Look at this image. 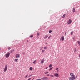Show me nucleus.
<instances>
[{
    "label": "nucleus",
    "mask_w": 80,
    "mask_h": 80,
    "mask_svg": "<svg viewBox=\"0 0 80 80\" xmlns=\"http://www.w3.org/2000/svg\"><path fill=\"white\" fill-rule=\"evenodd\" d=\"M70 75L71 77H69V80H73L75 79V75L73 74V73H70Z\"/></svg>",
    "instance_id": "f257e3e1"
},
{
    "label": "nucleus",
    "mask_w": 80,
    "mask_h": 80,
    "mask_svg": "<svg viewBox=\"0 0 80 80\" xmlns=\"http://www.w3.org/2000/svg\"><path fill=\"white\" fill-rule=\"evenodd\" d=\"M7 65H6L5 66V68L4 69V72H5L7 70Z\"/></svg>",
    "instance_id": "f03ea898"
},
{
    "label": "nucleus",
    "mask_w": 80,
    "mask_h": 80,
    "mask_svg": "<svg viewBox=\"0 0 80 80\" xmlns=\"http://www.w3.org/2000/svg\"><path fill=\"white\" fill-rule=\"evenodd\" d=\"M72 21L71 20V19H69V20L68 21V22H67V23L68 25H70V23H72Z\"/></svg>",
    "instance_id": "7ed1b4c3"
},
{
    "label": "nucleus",
    "mask_w": 80,
    "mask_h": 80,
    "mask_svg": "<svg viewBox=\"0 0 80 80\" xmlns=\"http://www.w3.org/2000/svg\"><path fill=\"white\" fill-rule=\"evenodd\" d=\"M41 79H42V80H48V77H43V78H41Z\"/></svg>",
    "instance_id": "20e7f679"
},
{
    "label": "nucleus",
    "mask_w": 80,
    "mask_h": 80,
    "mask_svg": "<svg viewBox=\"0 0 80 80\" xmlns=\"http://www.w3.org/2000/svg\"><path fill=\"white\" fill-rule=\"evenodd\" d=\"M8 54H5V56L7 58H8V57H9V56H10V52H8L7 53Z\"/></svg>",
    "instance_id": "39448f33"
},
{
    "label": "nucleus",
    "mask_w": 80,
    "mask_h": 80,
    "mask_svg": "<svg viewBox=\"0 0 80 80\" xmlns=\"http://www.w3.org/2000/svg\"><path fill=\"white\" fill-rule=\"evenodd\" d=\"M62 40V41H63L64 40V36H62L61 37V39L60 40Z\"/></svg>",
    "instance_id": "423d86ee"
},
{
    "label": "nucleus",
    "mask_w": 80,
    "mask_h": 80,
    "mask_svg": "<svg viewBox=\"0 0 80 80\" xmlns=\"http://www.w3.org/2000/svg\"><path fill=\"white\" fill-rule=\"evenodd\" d=\"M54 75L55 76V77H59L58 73H55Z\"/></svg>",
    "instance_id": "0eeeda50"
},
{
    "label": "nucleus",
    "mask_w": 80,
    "mask_h": 80,
    "mask_svg": "<svg viewBox=\"0 0 80 80\" xmlns=\"http://www.w3.org/2000/svg\"><path fill=\"white\" fill-rule=\"evenodd\" d=\"M16 58H18V57H20V55L18 54H17L16 55Z\"/></svg>",
    "instance_id": "6e6552de"
},
{
    "label": "nucleus",
    "mask_w": 80,
    "mask_h": 80,
    "mask_svg": "<svg viewBox=\"0 0 80 80\" xmlns=\"http://www.w3.org/2000/svg\"><path fill=\"white\" fill-rule=\"evenodd\" d=\"M48 35H47L46 36H45L44 37V39H46V38H48Z\"/></svg>",
    "instance_id": "1a4fd4ad"
},
{
    "label": "nucleus",
    "mask_w": 80,
    "mask_h": 80,
    "mask_svg": "<svg viewBox=\"0 0 80 80\" xmlns=\"http://www.w3.org/2000/svg\"><path fill=\"white\" fill-rule=\"evenodd\" d=\"M44 63V60L42 59L41 61V63Z\"/></svg>",
    "instance_id": "9d476101"
},
{
    "label": "nucleus",
    "mask_w": 80,
    "mask_h": 80,
    "mask_svg": "<svg viewBox=\"0 0 80 80\" xmlns=\"http://www.w3.org/2000/svg\"><path fill=\"white\" fill-rule=\"evenodd\" d=\"M14 51H15V50L14 49H13L12 50H11V51H10V53H12L13 52H14Z\"/></svg>",
    "instance_id": "9b49d317"
},
{
    "label": "nucleus",
    "mask_w": 80,
    "mask_h": 80,
    "mask_svg": "<svg viewBox=\"0 0 80 80\" xmlns=\"http://www.w3.org/2000/svg\"><path fill=\"white\" fill-rule=\"evenodd\" d=\"M29 70H33V68H32V67H30V68Z\"/></svg>",
    "instance_id": "f8f14e48"
},
{
    "label": "nucleus",
    "mask_w": 80,
    "mask_h": 80,
    "mask_svg": "<svg viewBox=\"0 0 80 80\" xmlns=\"http://www.w3.org/2000/svg\"><path fill=\"white\" fill-rule=\"evenodd\" d=\"M74 52H77V51L76 50V48H74Z\"/></svg>",
    "instance_id": "ddd939ff"
},
{
    "label": "nucleus",
    "mask_w": 80,
    "mask_h": 80,
    "mask_svg": "<svg viewBox=\"0 0 80 80\" xmlns=\"http://www.w3.org/2000/svg\"><path fill=\"white\" fill-rule=\"evenodd\" d=\"M65 14H64L63 15V16H62V18H65Z\"/></svg>",
    "instance_id": "4468645a"
},
{
    "label": "nucleus",
    "mask_w": 80,
    "mask_h": 80,
    "mask_svg": "<svg viewBox=\"0 0 80 80\" xmlns=\"http://www.w3.org/2000/svg\"><path fill=\"white\" fill-rule=\"evenodd\" d=\"M18 59H14L15 62H18Z\"/></svg>",
    "instance_id": "2eb2a0df"
},
{
    "label": "nucleus",
    "mask_w": 80,
    "mask_h": 80,
    "mask_svg": "<svg viewBox=\"0 0 80 80\" xmlns=\"http://www.w3.org/2000/svg\"><path fill=\"white\" fill-rule=\"evenodd\" d=\"M75 9L74 8H73V9L72 11L73 12V13H75Z\"/></svg>",
    "instance_id": "dca6fc26"
},
{
    "label": "nucleus",
    "mask_w": 80,
    "mask_h": 80,
    "mask_svg": "<svg viewBox=\"0 0 80 80\" xmlns=\"http://www.w3.org/2000/svg\"><path fill=\"white\" fill-rule=\"evenodd\" d=\"M52 30H50L49 31V33H52Z\"/></svg>",
    "instance_id": "f3484780"
},
{
    "label": "nucleus",
    "mask_w": 80,
    "mask_h": 80,
    "mask_svg": "<svg viewBox=\"0 0 80 80\" xmlns=\"http://www.w3.org/2000/svg\"><path fill=\"white\" fill-rule=\"evenodd\" d=\"M36 60H35L33 62V63H34V64H35V63H36Z\"/></svg>",
    "instance_id": "a211bd4d"
},
{
    "label": "nucleus",
    "mask_w": 80,
    "mask_h": 80,
    "mask_svg": "<svg viewBox=\"0 0 80 80\" xmlns=\"http://www.w3.org/2000/svg\"><path fill=\"white\" fill-rule=\"evenodd\" d=\"M78 44L79 45H80V41H78Z\"/></svg>",
    "instance_id": "6ab92c4d"
},
{
    "label": "nucleus",
    "mask_w": 80,
    "mask_h": 80,
    "mask_svg": "<svg viewBox=\"0 0 80 80\" xmlns=\"http://www.w3.org/2000/svg\"><path fill=\"white\" fill-rule=\"evenodd\" d=\"M53 67H52V68H50L49 69V71H50V70H52V69H53Z\"/></svg>",
    "instance_id": "aec40b11"
},
{
    "label": "nucleus",
    "mask_w": 80,
    "mask_h": 80,
    "mask_svg": "<svg viewBox=\"0 0 80 80\" xmlns=\"http://www.w3.org/2000/svg\"><path fill=\"white\" fill-rule=\"evenodd\" d=\"M51 38V35H50L48 37V39H50Z\"/></svg>",
    "instance_id": "412c9836"
},
{
    "label": "nucleus",
    "mask_w": 80,
    "mask_h": 80,
    "mask_svg": "<svg viewBox=\"0 0 80 80\" xmlns=\"http://www.w3.org/2000/svg\"><path fill=\"white\" fill-rule=\"evenodd\" d=\"M44 50L47 49V47H44Z\"/></svg>",
    "instance_id": "4be33fe9"
},
{
    "label": "nucleus",
    "mask_w": 80,
    "mask_h": 80,
    "mask_svg": "<svg viewBox=\"0 0 80 80\" xmlns=\"http://www.w3.org/2000/svg\"><path fill=\"white\" fill-rule=\"evenodd\" d=\"M52 64H50V65H49V66L50 68V67H52Z\"/></svg>",
    "instance_id": "5701e85b"
},
{
    "label": "nucleus",
    "mask_w": 80,
    "mask_h": 80,
    "mask_svg": "<svg viewBox=\"0 0 80 80\" xmlns=\"http://www.w3.org/2000/svg\"><path fill=\"white\" fill-rule=\"evenodd\" d=\"M37 34L38 36H39V35H40V34L38 33H37Z\"/></svg>",
    "instance_id": "b1692460"
},
{
    "label": "nucleus",
    "mask_w": 80,
    "mask_h": 80,
    "mask_svg": "<svg viewBox=\"0 0 80 80\" xmlns=\"http://www.w3.org/2000/svg\"><path fill=\"white\" fill-rule=\"evenodd\" d=\"M33 37V35H31L30 36V38H32Z\"/></svg>",
    "instance_id": "393cba45"
},
{
    "label": "nucleus",
    "mask_w": 80,
    "mask_h": 80,
    "mask_svg": "<svg viewBox=\"0 0 80 80\" xmlns=\"http://www.w3.org/2000/svg\"><path fill=\"white\" fill-rule=\"evenodd\" d=\"M11 49V48H10V47L8 48V50H10Z\"/></svg>",
    "instance_id": "a878e982"
},
{
    "label": "nucleus",
    "mask_w": 80,
    "mask_h": 80,
    "mask_svg": "<svg viewBox=\"0 0 80 80\" xmlns=\"http://www.w3.org/2000/svg\"><path fill=\"white\" fill-rule=\"evenodd\" d=\"M43 49V48H40V50H42Z\"/></svg>",
    "instance_id": "bb28decb"
},
{
    "label": "nucleus",
    "mask_w": 80,
    "mask_h": 80,
    "mask_svg": "<svg viewBox=\"0 0 80 80\" xmlns=\"http://www.w3.org/2000/svg\"><path fill=\"white\" fill-rule=\"evenodd\" d=\"M45 52V50H42V52L43 53V52Z\"/></svg>",
    "instance_id": "cd10ccee"
},
{
    "label": "nucleus",
    "mask_w": 80,
    "mask_h": 80,
    "mask_svg": "<svg viewBox=\"0 0 80 80\" xmlns=\"http://www.w3.org/2000/svg\"><path fill=\"white\" fill-rule=\"evenodd\" d=\"M71 35H72L73 34V32H72V31L71 32Z\"/></svg>",
    "instance_id": "c85d7f7f"
},
{
    "label": "nucleus",
    "mask_w": 80,
    "mask_h": 80,
    "mask_svg": "<svg viewBox=\"0 0 80 80\" xmlns=\"http://www.w3.org/2000/svg\"><path fill=\"white\" fill-rule=\"evenodd\" d=\"M56 70H58V68H56Z\"/></svg>",
    "instance_id": "c756f323"
},
{
    "label": "nucleus",
    "mask_w": 80,
    "mask_h": 80,
    "mask_svg": "<svg viewBox=\"0 0 80 80\" xmlns=\"http://www.w3.org/2000/svg\"><path fill=\"white\" fill-rule=\"evenodd\" d=\"M48 72H45V74H47V73H48Z\"/></svg>",
    "instance_id": "7c9ffc66"
},
{
    "label": "nucleus",
    "mask_w": 80,
    "mask_h": 80,
    "mask_svg": "<svg viewBox=\"0 0 80 80\" xmlns=\"http://www.w3.org/2000/svg\"><path fill=\"white\" fill-rule=\"evenodd\" d=\"M27 77H28V74H27L26 76L25 77V78H27Z\"/></svg>",
    "instance_id": "2f4dec72"
},
{
    "label": "nucleus",
    "mask_w": 80,
    "mask_h": 80,
    "mask_svg": "<svg viewBox=\"0 0 80 80\" xmlns=\"http://www.w3.org/2000/svg\"><path fill=\"white\" fill-rule=\"evenodd\" d=\"M65 36H66V35H67V32L65 33Z\"/></svg>",
    "instance_id": "473e14b6"
},
{
    "label": "nucleus",
    "mask_w": 80,
    "mask_h": 80,
    "mask_svg": "<svg viewBox=\"0 0 80 80\" xmlns=\"http://www.w3.org/2000/svg\"><path fill=\"white\" fill-rule=\"evenodd\" d=\"M50 76L52 77H53V75H51Z\"/></svg>",
    "instance_id": "72a5a7b5"
},
{
    "label": "nucleus",
    "mask_w": 80,
    "mask_h": 80,
    "mask_svg": "<svg viewBox=\"0 0 80 80\" xmlns=\"http://www.w3.org/2000/svg\"><path fill=\"white\" fill-rule=\"evenodd\" d=\"M31 80V78H29L28 79V80Z\"/></svg>",
    "instance_id": "f704fd0d"
},
{
    "label": "nucleus",
    "mask_w": 80,
    "mask_h": 80,
    "mask_svg": "<svg viewBox=\"0 0 80 80\" xmlns=\"http://www.w3.org/2000/svg\"><path fill=\"white\" fill-rule=\"evenodd\" d=\"M32 75H30L29 76V77H31V76H32Z\"/></svg>",
    "instance_id": "c9c22d12"
},
{
    "label": "nucleus",
    "mask_w": 80,
    "mask_h": 80,
    "mask_svg": "<svg viewBox=\"0 0 80 80\" xmlns=\"http://www.w3.org/2000/svg\"><path fill=\"white\" fill-rule=\"evenodd\" d=\"M48 68V67H46V69H47Z\"/></svg>",
    "instance_id": "e433bc0d"
},
{
    "label": "nucleus",
    "mask_w": 80,
    "mask_h": 80,
    "mask_svg": "<svg viewBox=\"0 0 80 80\" xmlns=\"http://www.w3.org/2000/svg\"><path fill=\"white\" fill-rule=\"evenodd\" d=\"M48 77H49V76H50V75L49 74H48Z\"/></svg>",
    "instance_id": "4c0bfd02"
},
{
    "label": "nucleus",
    "mask_w": 80,
    "mask_h": 80,
    "mask_svg": "<svg viewBox=\"0 0 80 80\" xmlns=\"http://www.w3.org/2000/svg\"><path fill=\"white\" fill-rule=\"evenodd\" d=\"M27 42H28V40H27Z\"/></svg>",
    "instance_id": "58836bf2"
},
{
    "label": "nucleus",
    "mask_w": 80,
    "mask_h": 80,
    "mask_svg": "<svg viewBox=\"0 0 80 80\" xmlns=\"http://www.w3.org/2000/svg\"><path fill=\"white\" fill-rule=\"evenodd\" d=\"M0 50H1V49L0 48Z\"/></svg>",
    "instance_id": "ea45409f"
}]
</instances>
